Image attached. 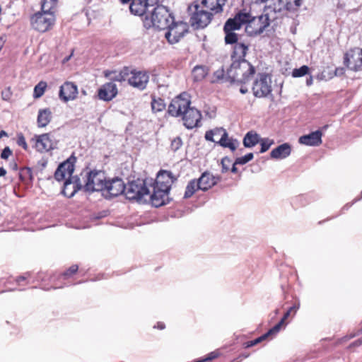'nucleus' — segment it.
<instances>
[{
	"mask_svg": "<svg viewBox=\"0 0 362 362\" xmlns=\"http://www.w3.org/2000/svg\"><path fill=\"white\" fill-rule=\"evenodd\" d=\"M189 105V95L182 93L171 101L168 112L173 117L182 116L184 125L187 129H193L198 126L202 115L198 110L190 107Z\"/></svg>",
	"mask_w": 362,
	"mask_h": 362,
	"instance_id": "nucleus-1",
	"label": "nucleus"
},
{
	"mask_svg": "<svg viewBox=\"0 0 362 362\" xmlns=\"http://www.w3.org/2000/svg\"><path fill=\"white\" fill-rule=\"evenodd\" d=\"M235 16H241L238 19L240 26L245 24V32L250 36L262 34L269 25V13L259 16H253L250 13L239 12Z\"/></svg>",
	"mask_w": 362,
	"mask_h": 362,
	"instance_id": "nucleus-2",
	"label": "nucleus"
},
{
	"mask_svg": "<svg viewBox=\"0 0 362 362\" xmlns=\"http://www.w3.org/2000/svg\"><path fill=\"white\" fill-rule=\"evenodd\" d=\"M255 73V68L247 60H235L227 71L231 83L245 84L250 81Z\"/></svg>",
	"mask_w": 362,
	"mask_h": 362,
	"instance_id": "nucleus-3",
	"label": "nucleus"
},
{
	"mask_svg": "<svg viewBox=\"0 0 362 362\" xmlns=\"http://www.w3.org/2000/svg\"><path fill=\"white\" fill-rule=\"evenodd\" d=\"M174 18L169 10L163 5H158L150 14H146L143 20L144 26L149 29L155 28L165 30L173 23Z\"/></svg>",
	"mask_w": 362,
	"mask_h": 362,
	"instance_id": "nucleus-4",
	"label": "nucleus"
},
{
	"mask_svg": "<svg viewBox=\"0 0 362 362\" xmlns=\"http://www.w3.org/2000/svg\"><path fill=\"white\" fill-rule=\"evenodd\" d=\"M124 194L128 199L146 202L148 199L146 197L150 194V189L147 187L145 180L137 179L125 185Z\"/></svg>",
	"mask_w": 362,
	"mask_h": 362,
	"instance_id": "nucleus-5",
	"label": "nucleus"
},
{
	"mask_svg": "<svg viewBox=\"0 0 362 362\" xmlns=\"http://www.w3.org/2000/svg\"><path fill=\"white\" fill-rule=\"evenodd\" d=\"M54 16L52 11H42L36 13L31 18V24L33 28L39 32H46L54 24Z\"/></svg>",
	"mask_w": 362,
	"mask_h": 362,
	"instance_id": "nucleus-6",
	"label": "nucleus"
},
{
	"mask_svg": "<svg viewBox=\"0 0 362 362\" xmlns=\"http://www.w3.org/2000/svg\"><path fill=\"white\" fill-rule=\"evenodd\" d=\"M166 29L168 30L165 33V37L170 44H175L180 41L184 35L188 32L189 25L187 23L177 22L175 23L174 19L173 23H170L169 27Z\"/></svg>",
	"mask_w": 362,
	"mask_h": 362,
	"instance_id": "nucleus-7",
	"label": "nucleus"
},
{
	"mask_svg": "<svg viewBox=\"0 0 362 362\" xmlns=\"http://www.w3.org/2000/svg\"><path fill=\"white\" fill-rule=\"evenodd\" d=\"M86 180L84 185L86 191H103L107 185V180L104 173L99 172H90L88 175H86Z\"/></svg>",
	"mask_w": 362,
	"mask_h": 362,
	"instance_id": "nucleus-8",
	"label": "nucleus"
},
{
	"mask_svg": "<svg viewBox=\"0 0 362 362\" xmlns=\"http://www.w3.org/2000/svg\"><path fill=\"white\" fill-rule=\"evenodd\" d=\"M344 64L352 71L362 70V49L356 47L347 53L344 57Z\"/></svg>",
	"mask_w": 362,
	"mask_h": 362,
	"instance_id": "nucleus-9",
	"label": "nucleus"
},
{
	"mask_svg": "<svg viewBox=\"0 0 362 362\" xmlns=\"http://www.w3.org/2000/svg\"><path fill=\"white\" fill-rule=\"evenodd\" d=\"M252 91L256 97H265L272 91L271 78L267 74H260L254 82Z\"/></svg>",
	"mask_w": 362,
	"mask_h": 362,
	"instance_id": "nucleus-10",
	"label": "nucleus"
},
{
	"mask_svg": "<svg viewBox=\"0 0 362 362\" xmlns=\"http://www.w3.org/2000/svg\"><path fill=\"white\" fill-rule=\"evenodd\" d=\"M241 16H235L233 18H229L224 25V32L226 33L225 42L226 44H236L238 42V35L233 33V30L240 28L238 19Z\"/></svg>",
	"mask_w": 362,
	"mask_h": 362,
	"instance_id": "nucleus-11",
	"label": "nucleus"
},
{
	"mask_svg": "<svg viewBox=\"0 0 362 362\" xmlns=\"http://www.w3.org/2000/svg\"><path fill=\"white\" fill-rule=\"evenodd\" d=\"M195 11L190 18L191 24L196 28H204L211 22L212 13L199 9V6H194Z\"/></svg>",
	"mask_w": 362,
	"mask_h": 362,
	"instance_id": "nucleus-12",
	"label": "nucleus"
},
{
	"mask_svg": "<svg viewBox=\"0 0 362 362\" xmlns=\"http://www.w3.org/2000/svg\"><path fill=\"white\" fill-rule=\"evenodd\" d=\"M151 188L153 190L152 193H150L148 197H146V198L151 200L153 206L155 207H159L168 202V194L170 189L153 185H151Z\"/></svg>",
	"mask_w": 362,
	"mask_h": 362,
	"instance_id": "nucleus-13",
	"label": "nucleus"
},
{
	"mask_svg": "<svg viewBox=\"0 0 362 362\" xmlns=\"http://www.w3.org/2000/svg\"><path fill=\"white\" fill-rule=\"evenodd\" d=\"M131 76L128 77V82L132 86L140 90H144L148 82L147 73L141 71H132Z\"/></svg>",
	"mask_w": 362,
	"mask_h": 362,
	"instance_id": "nucleus-14",
	"label": "nucleus"
},
{
	"mask_svg": "<svg viewBox=\"0 0 362 362\" xmlns=\"http://www.w3.org/2000/svg\"><path fill=\"white\" fill-rule=\"evenodd\" d=\"M83 187V184L81 182V179L77 176L68 177L64 183L62 193L68 197H73L76 192L81 189Z\"/></svg>",
	"mask_w": 362,
	"mask_h": 362,
	"instance_id": "nucleus-15",
	"label": "nucleus"
},
{
	"mask_svg": "<svg viewBox=\"0 0 362 362\" xmlns=\"http://www.w3.org/2000/svg\"><path fill=\"white\" fill-rule=\"evenodd\" d=\"M78 95L77 86L72 82H65L60 87L59 98L64 102L74 100Z\"/></svg>",
	"mask_w": 362,
	"mask_h": 362,
	"instance_id": "nucleus-16",
	"label": "nucleus"
},
{
	"mask_svg": "<svg viewBox=\"0 0 362 362\" xmlns=\"http://www.w3.org/2000/svg\"><path fill=\"white\" fill-rule=\"evenodd\" d=\"M125 190V185L122 179L115 178L107 181V185L104 192L110 197H117L123 194Z\"/></svg>",
	"mask_w": 362,
	"mask_h": 362,
	"instance_id": "nucleus-17",
	"label": "nucleus"
},
{
	"mask_svg": "<svg viewBox=\"0 0 362 362\" xmlns=\"http://www.w3.org/2000/svg\"><path fill=\"white\" fill-rule=\"evenodd\" d=\"M74 171V166L73 162L67 160L61 163L54 173V177L57 181H62L66 180V177H71L72 173Z\"/></svg>",
	"mask_w": 362,
	"mask_h": 362,
	"instance_id": "nucleus-18",
	"label": "nucleus"
},
{
	"mask_svg": "<svg viewBox=\"0 0 362 362\" xmlns=\"http://www.w3.org/2000/svg\"><path fill=\"white\" fill-rule=\"evenodd\" d=\"M117 94V88L112 82L106 83L98 90V98L104 101L112 100Z\"/></svg>",
	"mask_w": 362,
	"mask_h": 362,
	"instance_id": "nucleus-19",
	"label": "nucleus"
},
{
	"mask_svg": "<svg viewBox=\"0 0 362 362\" xmlns=\"http://www.w3.org/2000/svg\"><path fill=\"white\" fill-rule=\"evenodd\" d=\"M175 180V178H174L171 172L167 170H161L158 173L157 177L153 186L170 189L171 185Z\"/></svg>",
	"mask_w": 362,
	"mask_h": 362,
	"instance_id": "nucleus-20",
	"label": "nucleus"
},
{
	"mask_svg": "<svg viewBox=\"0 0 362 362\" xmlns=\"http://www.w3.org/2000/svg\"><path fill=\"white\" fill-rule=\"evenodd\" d=\"M35 146L40 152L48 151L54 148V142L49 134L35 136Z\"/></svg>",
	"mask_w": 362,
	"mask_h": 362,
	"instance_id": "nucleus-21",
	"label": "nucleus"
},
{
	"mask_svg": "<svg viewBox=\"0 0 362 362\" xmlns=\"http://www.w3.org/2000/svg\"><path fill=\"white\" fill-rule=\"evenodd\" d=\"M221 180L220 176H214L209 172H204L197 180L199 188L202 191H206L215 185Z\"/></svg>",
	"mask_w": 362,
	"mask_h": 362,
	"instance_id": "nucleus-22",
	"label": "nucleus"
},
{
	"mask_svg": "<svg viewBox=\"0 0 362 362\" xmlns=\"http://www.w3.org/2000/svg\"><path fill=\"white\" fill-rule=\"evenodd\" d=\"M322 134L317 130L309 134L303 135L299 138V143L306 146H317L322 143Z\"/></svg>",
	"mask_w": 362,
	"mask_h": 362,
	"instance_id": "nucleus-23",
	"label": "nucleus"
},
{
	"mask_svg": "<svg viewBox=\"0 0 362 362\" xmlns=\"http://www.w3.org/2000/svg\"><path fill=\"white\" fill-rule=\"evenodd\" d=\"M291 152V146L288 143H284L274 148L271 153V158L274 159H284L288 157Z\"/></svg>",
	"mask_w": 362,
	"mask_h": 362,
	"instance_id": "nucleus-24",
	"label": "nucleus"
},
{
	"mask_svg": "<svg viewBox=\"0 0 362 362\" xmlns=\"http://www.w3.org/2000/svg\"><path fill=\"white\" fill-rule=\"evenodd\" d=\"M151 6L145 0H132L129 9L130 11L137 16H143Z\"/></svg>",
	"mask_w": 362,
	"mask_h": 362,
	"instance_id": "nucleus-25",
	"label": "nucleus"
},
{
	"mask_svg": "<svg viewBox=\"0 0 362 362\" xmlns=\"http://www.w3.org/2000/svg\"><path fill=\"white\" fill-rule=\"evenodd\" d=\"M248 50V45L244 42H237L233 47L231 54L232 62L235 60H245V57Z\"/></svg>",
	"mask_w": 362,
	"mask_h": 362,
	"instance_id": "nucleus-26",
	"label": "nucleus"
},
{
	"mask_svg": "<svg viewBox=\"0 0 362 362\" xmlns=\"http://www.w3.org/2000/svg\"><path fill=\"white\" fill-rule=\"evenodd\" d=\"M226 2V0H203L202 3L214 13H218L223 11Z\"/></svg>",
	"mask_w": 362,
	"mask_h": 362,
	"instance_id": "nucleus-27",
	"label": "nucleus"
},
{
	"mask_svg": "<svg viewBox=\"0 0 362 362\" xmlns=\"http://www.w3.org/2000/svg\"><path fill=\"white\" fill-rule=\"evenodd\" d=\"M52 118V112L49 108L40 110L37 116V124L40 127H46Z\"/></svg>",
	"mask_w": 362,
	"mask_h": 362,
	"instance_id": "nucleus-28",
	"label": "nucleus"
},
{
	"mask_svg": "<svg viewBox=\"0 0 362 362\" xmlns=\"http://www.w3.org/2000/svg\"><path fill=\"white\" fill-rule=\"evenodd\" d=\"M284 8V3L282 0H272L264 6L265 11L267 13H269V16L272 12L274 13L281 12Z\"/></svg>",
	"mask_w": 362,
	"mask_h": 362,
	"instance_id": "nucleus-29",
	"label": "nucleus"
},
{
	"mask_svg": "<svg viewBox=\"0 0 362 362\" xmlns=\"http://www.w3.org/2000/svg\"><path fill=\"white\" fill-rule=\"evenodd\" d=\"M222 136L221 137L220 140L218 141V143L223 146V147H228L231 151H235L237 147L238 141L237 140H233L232 139L228 138V133L226 131L223 129V132H222Z\"/></svg>",
	"mask_w": 362,
	"mask_h": 362,
	"instance_id": "nucleus-30",
	"label": "nucleus"
},
{
	"mask_svg": "<svg viewBox=\"0 0 362 362\" xmlns=\"http://www.w3.org/2000/svg\"><path fill=\"white\" fill-rule=\"evenodd\" d=\"M259 136L256 133L249 132L243 139V145L245 147L251 148L259 142Z\"/></svg>",
	"mask_w": 362,
	"mask_h": 362,
	"instance_id": "nucleus-31",
	"label": "nucleus"
},
{
	"mask_svg": "<svg viewBox=\"0 0 362 362\" xmlns=\"http://www.w3.org/2000/svg\"><path fill=\"white\" fill-rule=\"evenodd\" d=\"M208 74V69L204 66H196L192 70V76L196 81H202Z\"/></svg>",
	"mask_w": 362,
	"mask_h": 362,
	"instance_id": "nucleus-32",
	"label": "nucleus"
},
{
	"mask_svg": "<svg viewBox=\"0 0 362 362\" xmlns=\"http://www.w3.org/2000/svg\"><path fill=\"white\" fill-rule=\"evenodd\" d=\"M199 185L198 181H196L195 180H191L187 185L184 197L185 198L191 197L197 189H199Z\"/></svg>",
	"mask_w": 362,
	"mask_h": 362,
	"instance_id": "nucleus-33",
	"label": "nucleus"
},
{
	"mask_svg": "<svg viewBox=\"0 0 362 362\" xmlns=\"http://www.w3.org/2000/svg\"><path fill=\"white\" fill-rule=\"evenodd\" d=\"M151 108L153 112H161L165 108L164 100L161 98H153L151 101Z\"/></svg>",
	"mask_w": 362,
	"mask_h": 362,
	"instance_id": "nucleus-34",
	"label": "nucleus"
},
{
	"mask_svg": "<svg viewBox=\"0 0 362 362\" xmlns=\"http://www.w3.org/2000/svg\"><path fill=\"white\" fill-rule=\"evenodd\" d=\"M47 88V83L45 81H40L38 83L35 88H34V98H40L45 93V90Z\"/></svg>",
	"mask_w": 362,
	"mask_h": 362,
	"instance_id": "nucleus-35",
	"label": "nucleus"
},
{
	"mask_svg": "<svg viewBox=\"0 0 362 362\" xmlns=\"http://www.w3.org/2000/svg\"><path fill=\"white\" fill-rule=\"evenodd\" d=\"M129 76V69L128 68H124L119 74H115V76L111 77V79L117 81H124L126 80L128 81L127 76Z\"/></svg>",
	"mask_w": 362,
	"mask_h": 362,
	"instance_id": "nucleus-36",
	"label": "nucleus"
},
{
	"mask_svg": "<svg viewBox=\"0 0 362 362\" xmlns=\"http://www.w3.org/2000/svg\"><path fill=\"white\" fill-rule=\"evenodd\" d=\"M223 132V128H216L213 130L207 131L205 134V139L207 141H213V142H217L214 139V136L216 135V134H221Z\"/></svg>",
	"mask_w": 362,
	"mask_h": 362,
	"instance_id": "nucleus-37",
	"label": "nucleus"
},
{
	"mask_svg": "<svg viewBox=\"0 0 362 362\" xmlns=\"http://www.w3.org/2000/svg\"><path fill=\"white\" fill-rule=\"evenodd\" d=\"M308 66L303 65L299 69H294L292 72V76L295 78L303 76L308 73Z\"/></svg>",
	"mask_w": 362,
	"mask_h": 362,
	"instance_id": "nucleus-38",
	"label": "nucleus"
},
{
	"mask_svg": "<svg viewBox=\"0 0 362 362\" xmlns=\"http://www.w3.org/2000/svg\"><path fill=\"white\" fill-rule=\"evenodd\" d=\"M254 155L252 153H249L244 156L237 158L235 164L245 165L253 159Z\"/></svg>",
	"mask_w": 362,
	"mask_h": 362,
	"instance_id": "nucleus-39",
	"label": "nucleus"
},
{
	"mask_svg": "<svg viewBox=\"0 0 362 362\" xmlns=\"http://www.w3.org/2000/svg\"><path fill=\"white\" fill-rule=\"evenodd\" d=\"M57 0H43L42 3V11H52L55 4Z\"/></svg>",
	"mask_w": 362,
	"mask_h": 362,
	"instance_id": "nucleus-40",
	"label": "nucleus"
},
{
	"mask_svg": "<svg viewBox=\"0 0 362 362\" xmlns=\"http://www.w3.org/2000/svg\"><path fill=\"white\" fill-rule=\"evenodd\" d=\"M273 144L274 141L269 139H261V149L259 152L261 153L266 152Z\"/></svg>",
	"mask_w": 362,
	"mask_h": 362,
	"instance_id": "nucleus-41",
	"label": "nucleus"
},
{
	"mask_svg": "<svg viewBox=\"0 0 362 362\" xmlns=\"http://www.w3.org/2000/svg\"><path fill=\"white\" fill-rule=\"evenodd\" d=\"M20 175L23 179L28 178L29 180H32L33 179V172H32L31 168H24L21 169Z\"/></svg>",
	"mask_w": 362,
	"mask_h": 362,
	"instance_id": "nucleus-42",
	"label": "nucleus"
},
{
	"mask_svg": "<svg viewBox=\"0 0 362 362\" xmlns=\"http://www.w3.org/2000/svg\"><path fill=\"white\" fill-rule=\"evenodd\" d=\"M182 145V139L180 137L175 138L171 142V149L174 151H177Z\"/></svg>",
	"mask_w": 362,
	"mask_h": 362,
	"instance_id": "nucleus-43",
	"label": "nucleus"
},
{
	"mask_svg": "<svg viewBox=\"0 0 362 362\" xmlns=\"http://www.w3.org/2000/svg\"><path fill=\"white\" fill-rule=\"evenodd\" d=\"M16 143L18 146L23 147V149H25V150L28 149V145L25 141V139L22 133L18 134Z\"/></svg>",
	"mask_w": 362,
	"mask_h": 362,
	"instance_id": "nucleus-44",
	"label": "nucleus"
},
{
	"mask_svg": "<svg viewBox=\"0 0 362 362\" xmlns=\"http://www.w3.org/2000/svg\"><path fill=\"white\" fill-rule=\"evenodd\" d=\"M230 163L231 160L229 158L224 157L223 158H222L221 161V164L222 166V173H226L229 170V165H230Z\"/></svg>",
	"mask_w": 362,
	"mask_h": 362,
	"instance_id": "nucleus-45",
	"label": "nucleus"
},
{
	"mask_svg": "<svg viewBox=\"0 0 362 362\" xmlns=\"http://www.w3.org/2000/svg\"><path fill=\"white\" fill-rule=\"evenodd\" d=\"M267 337V335L263 334L262 335L261 337L255 339V340H252V341H250L247 343V347H250V346H253L259 343H260L261 341H262L263 340L266 339Z\"/></svg>",
	"mask_w": 362,
	"mask_h": 362,
	"instance_id": "nucleus-46",
	"label": "nucleus"
},
{
	"mask_svg": "<svg viewBox=\"0 0 362 362\" xmlns=\"http://www.w3.org/2000/svg\"><path fill=\"white\" fill-rule=\"evenodd\" d=\"M281 329V327L278 323L274 326L272 329H270L267 333H265V335H267V337L272 335L276 334L280 329Z\"/></svg>",
	"mask_w": 362,
	"mask_h": 362,
	"instance_id": "nucleus-47",
	"label": "nucleus"
},
{
	"mask_svg": "<svg viewBox=\"0 0 362 362\" xmlns=\"http://www.w3.org/2000/svg\"><path fill=\"white\" fill-rule=\"evenodd\" d=\"M12 154V151L10 149L9 147H5L1 153V158L2 159H7Z\"/></svg>",
	"mask_w": 362,
	"mask_h": 362,
	"instance_id": "nucleus-48",
	"label": "nucleus"
},
{
	"mask_svg": "<svg viewBox=\"0 0 362 362\" xmlns=\"http://www.w3.org/2000/svg\"><path fill=\"white\" fill-rule=\"evenodd\" d=\"M214 77L216 78V81H219L223 79L224 78V70L223 69H220L214 72Z\"/></svg>",
	"mask_w": 362,
	"mask_h": 362,
	"instance_id": "nucleus-49",
	"label": "nucleus"
},
{
	"mask_svg": "<svg viewBox=\"0 0 362 362\" xmlns=\"http://www.w3.org/2000/svg\"><path fill=\"white\" fill-rule=\"evenodd\" d=\"M217 357V354L214 352H211L209 354V356L205 358L204 359H202V360H198V361H196L194 362H207V361H210L214 358H216Z\"/></svg>",
	"mask_w": 362,
	"mask_h": 362,
	"instance_id": "nucleus-50",
	"label": "nucleus"
},
{
	"mask_svg": "<svg viewBox=\"0 0 362 362\" xmlns=\"http://www.w3.org/2000/svg\"><path fill=\"white\" fill-rule=\"evenodd\" d=\"M78 270V266L77 265H72L69 267V269L64 273L65 276H68L70 274H75Z\"/></svg>",
	"mask_w": 362,
	"mask_h": 362,
	"instance_id": "nucleus-51",
	"label": "nucleus"
},
{
	"mask_svg": "<svg viewBox=\"0 0 362 362\" xmlns=\"http://www.w3.org/2000/svg\"><path fill=\"white\" fill-rule=\"evenodd\" d=\"M298 308H299V305H295L289 308V310L284 314V319H287L289 317L291 312H292V311L296 312V310Z\"/></svg>",
	"mask_w": 362,
	"mask_h": 362,
	"instance_id": "nucleus-52",
	"label": "nucleus"
},
{
	"mask_svg": "<svg viewBox=\"0 0 362 362\" xmlns=\"http://www.w3.org/2000/svg\"><path fill=\"white\" fill-rule=\"evenodd\" d=\"M284 7H286V10L290 11H294L297 10L291 1L284 4Z\"/></svg>",
	"mask_w": 362,
	"mask_h": 362,
	"instance_id": "nucleus-53",
	"label": "nucleus"
},
{
	"mask_svg": "<svg viewBox=\"0 0 362 362\" xmlns=\"http://www.w3.org/2000/svg\"><path fill=\"white\" fill-rule=\"evenodd\" d=\"M251 4H268L272 0H250Z\"/></svg>",
	"mask_w": 362,
	"mask_h": 362,
	"instance_id": "nucleus-54",
	"label": "nucleus"
},
{
	"mask_svg": "<svg viewBox=\"0 0 362 362\" xmlns=\"http://www.w3.org/2000/svg\"><path fill=\"white\" fill-rule=\"evenodd\" d=\"M292 2L296 9H298L302 5V0H293Z\"/></svg>",
	"mask_w": 362,
	"mask_h": 362,
	"instance_id": "nucleus-55",
	"label": "nucleus"
},
{
	"mask_svg": "<svg viewBox=\"0 0 362 362\" xmlns=\"http://www.w3.org/2000/svg\"><path fill=\"white\" fill-rule=\"evenodd\" d=\"M149 6H155L156 4H158V2L159 1V0H145Z\"/></svg>",
	"mask_w": 362,
	"mask_h": 362,
	"instance_id": "nucleus-56",
	"label": "nucleus"
},
{
	"mask_svg": "<svg viewBox=\"0 0 362 362\" xmlns=\"http://www.w3.org/2000/svg\"><path fill=\"white\" fill-rule=\"evenodd\" d=\"M154 327H158L160 329H163L165 328V325L163 322H158L157 327L155 326Z\"/></svg>",
	"mask_w": 362,
	"mask_h": 362,
	"instance_id": "nucleus-57",
	"label": "nucleus"
},
{
	"mask_svg": "<svg viewBox=\"0 0 362 362\" xmlns=\"http://www.w3.org/2000/svg\"><path fill=\"white\" fill-rule=\"evenodd\" d=\"M343 74V69H337L335 70V75L337 76V75H339V74Z\"/></svg>",
	"mask_w": 362,
	"mask_h": 362,
	"instance_id": "nucleus-58",
	"label": "nucleus"
},
{
	"mask_svg": "<svg viewBox=\"0 0 362 362\" xmlns=\"http://www.w3.org/2000/svg\"><path fill=\"white\" fill-rule=\"evenodd\" d=\"M6 170L4 168H0V177L5 175Z\"/></svg>",
	"mask_w": 362,
	"mask_h": 362,
	"instance_id": "nucleus-59",
	"label": "nucleus"
},
{
	"mask_svg": "<svg viewBox=\"0 0 362 362\" xmlns=\"http://www.w3.org/2000/svg\"><path fill=\"white\" fill-rule=\"evenodd\" d=\"M237 164H235V163H233V167L231 168V172L233 173H236L238 172V168H236V165Z\"/></svg>",
	"mask_w": 362,
	"mask_h": 362,
	"instance_id": "nucleus-60",
	"label": "nucleus"
},
{
	"mask_svg": "<svg viewBox=\"0 0 362 362\" xmlns=\"http://www.w3.org/2000/svg\"><path fill=\"white\" fill-rule=\"evenodd\" d=\"M72 55H73V52L71 53V54H70L69 56H68V57H65V58L63 59L62 62L64 64V63H66V62H68V61L71 59V56H72Z\"/></svg>",
	"mask_w": 362,
	"mask_h": 362,
	"instance_id": "nucleus-61",
	"label": "nucleus"
},
{
	"mask_svg": "<svg viewBox=\"0 0 362 362\" xmlns=\"http://www.w3.org/2000/svg\"><path fill=\"white\" fill-rule=\"evenodd\" d=\"M312 83H313V78H312V76H310V78L306 80V84L308 86H310V85H312Z\"/></svg>",
	"mask_w": 362,
	"mask_h": 362,
	"instance_id": "nucleus-62",
	"label": "nucleus"
},
{
	"mask_svg": "<svg viewBox=\"0 0 362 362\" xmlns=\"http://www.w3.org/2000/svg\"><path fill=\"white\" fill-rule=\"evenodd\" d=\"M8 136V134L5 131L1 130L0 132V139H1L3 136Z\"/></svg>",
	"mask_w": 362,
	"mask_h": 362,
	"instance_id": "nucleus-63",
	"label": "nucleus"
},
{
	"mask_svg": "<svg viewBox=\"0 0 362 362\" xmlns=\"http://www.w3.org/2000/svg\"><path fill=\"white\" fill-rule=\"evenodd\" d=\"M240 91L241 93L245 94V93H246L247 92V88H244L243 86H242L240 88Z\"/></svg>",
	"mask_w": 362,
	"mask_h": 362,
	"instance_id": "nucleus-64",
	"label": "nucleus"
}]
</instances>
